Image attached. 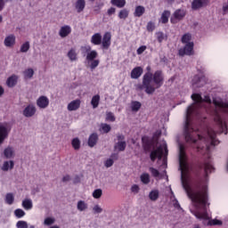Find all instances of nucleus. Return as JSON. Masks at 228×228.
Here are the masks:
<instances>
[{
  "instance_id": "f257e3e1",
  "label": "nucleus",
  "mask_w": 228,
  "mask_h": 228,
  "mask_svg": "<svg viewBox=\"0 0 228 228\" xmlns=\"http://www.w3.org/2000/svg\"><path fill=\"white\" fill-rule=\"evenodd\" d=\"M194 112L195 107L193 106V104L187 108L183 136L187 143L194 144V147H196L198 152H200V151H204V149L205 151H209V145L215 147L216 145H218V143H220V141L216 140V134H222V133L227 134V123H225V121H224V119L222 118V116H220V114L216 112V116L214 117V122L218 127V130L215 131L213 130V128H208L207 132V137L197 134V140L193 136L195 129H193L191 126V116Z\"/></svg>"
},
{
  "instance_id": "f03ea898",
  "label": "nucleus",
  "mask_w": 228,
  "mask_h": 228,
  "mask_svg": "<svg viewBox=\"0 0 228 228\" xmlns=\"http://www.w3.org/2000/svg\"><path fill=\"white\" fill-rule=\"evenodd\" d=\"M179 167L181 170L182 186L196 208L195 210H191V213L199 220H209V215L208 214V200H209L208 186L203 185L200 191H194L190 185V182H188V178L184 175L188 172V157L186 156V151L183 144L179 147Z\"/></svg>"
},
{
  "instance_id": "7ed1b4c3",
  "label": "nucleus",
  "mask_w": 228,
  "mask_h": 228,
  "mask_svg": "<svg viewBox=\"0 0 228 228\" xmlns=\"http://www.w3.org/2000/svg\"><path fill=\"white\" fill-rule=\"evenodd\" d=\"M165 83V76L162 70H157L152 74L151 72H146L142 77V85L140 86V89L143 90L148 95H152L158 88H161Z\"/></svg>"
},
{
  "instance_id": "20e7f679",
  "label": "nucleus",
  "mask_w": 228,
  "mask_h": 228,
  "mask_svg": "<svg viewBox=\"0 0 228 228\" xmlns=\"http://www.w3.org/2000/svg\"><path fill=\"white\" fill-rule=\"evenodd\" d=\"M196 168L198 169L197 171V175H200V171L204 168V172L206 175H208V172H213L215 167H213V164L211 162V159L208 158V160L205 161V163L202 162H198L196 164Z\"/></svg>"
},
{
  "instance_id": "39448f33",
  "label": "nucleus",
  "mask_w": 228,
  "mask_h": 228,
  "mask_svg": "<svg viewBox=\"0 0 228 228\" xmlns=\"http://www.w3.org/2000/svg\"><path fill=\"white\" fill-rule=\"evenodd\" d=\"M193 43H188L186 44L183 48H180L178 51L179 56H193L194 52H193V47H194Z\"/></svg>"
},
{
  "instance_id": "423d86ee",
  "label": "nucleus",
  "mask_w": 228,
  "mask_h": 228,
  "mask_svg": "<svg viewBox=\"0 0 228 228\" xmlns=\"http://www.w3.org/2000/svg\"><path fill=\"white\" fill-rule=\"evenodd\" d=\"M191 98L194 102V104H202V102H207L208 104H211V97L209 95H205L204 98H202V95L200 94L194 93L191 94Z\"/></svg>"
},
{
  "instance_id": "0eeeda50",
  "label": "nucleus",
  "mask_w": 228,
  "mask_h": 228,
  "mask_svg": "<svg viewBox=\"0 0 228 228\" xmlns=\"http://www.w3.org/2000/svg\"><path fill=\"white\" fill-rule=\"evenodd\" d=\"M186 17V10L177 9L173 13V18L170 19L172 24H177L178 20H183Z\"/></svg>"
},
{
  "instance_id": "6e6552de",
  "label": "nucleus",
  "mask_w": 228,
  "mask_h": 228,
  "mask_svg": "<svg viewBox=\"0 0 228 228\" xmlns=\"http://www.w3.org/2000/svg\"><path fill=\"white\" fill-rule=\"evenodd\" d=\"M142 148L145 152H151L152 147H154V139H151L149 136H143L142 138Z\"/></svg>"
},
{
  "instance_id": "1a4fd4ad",
  "label": "nucleus",
  "mask_w": 228,
  "mask_h": 228,
  "mask_svg": "<svg viewBox=\"0 0 228 228\" xmlns=\"http://www.w3.org/2000/svg\"><path fill=\"white\" fill-rule=\"evenodd\" d=\"M111 46V32H105L102 37V49L108 51Z\"/></svg>"
},
{
  "instance_id": "9d476101",
  "label": "nucleus",
  "mask_w": 228,
  "mask_h": 228,
  "mask_svg": "<svg viewBox=\"0 0 228 228\" xmlns=\"http://www.w3.org/2000/svg\"><path fill=\"white\" fill-rule=\"evenodd\" d=\"M208 4H209V0H193L191 9L194 11L200 10V8H206Z\"/></svg>"
},
{
  "instance_id": "9b49d317",
  "label": "nucleus",
  "mask_w": 228,
  "mask_h": 228,
  "mask_svg": "<svg viewBox=\"0 0 228 228\" xmlns=\"http://www.w3.org/2000/svg\"><path fill=\"white\" fill-rule=\"evenodd\" d=\"M37 108H40V110H45V108L49 107V98L47 96H40L37 100Z\"/></svg>"
},
{
  "instance_id": "f8f14e48",
  "label": "nucleus",
  "mask_w": 228,
  "mask_h": 228,
  "mask_svg": "<svg viewBox=\"0 0 228 228\" xmlns=\"http://www.w3.org/2000/svg\"><path fill=\"white\" fill-rule=\"evenodd\" d=\"M8 134H10V130L4 125L0 123V145L4 143V140L8 138Z\"/></svg>"
},
{
  "instance_id": "ddd939ff",
  "label": "nucleus",
  "mask_w": 228,
  "mask_h": 228,
  "mask_svg": "<svg viewBox=\"0 0 228 228\" xmlns=\"http://www.w3.org/2000/svg\"><path fill=\"white\" fill-rule=\"evenodd\" d=\"M37 113V107L33 104H28L24 110H23V116L27 117V118H29L33 117Z\"/></svg>"
},
{
  "instance_id": "4468645a",
  "label": "nucleus",
  "mask_w": 228,
  "mask_h": 228,
  "mask_svg": "<svg viewBox=\"0 0 228 228\" xmlns=\"http://www.w3.org/2000/svg\"><path fill=\"white\" fill-rule=\"evenodd\" d=\"M150 158L152 161H156V159H162L163 158V148L160 146L156 150L152 151L150 154Z\"/></svg>"
},
{
  "instance_id": "2eb2a0df",
  "label": "nucleus",
  "mask_w": 228,
  "mask_h": 228,
  "mask_svg": "<svg viewBox=\"0 0 228 228\" xmlns=\"http://www.w3.org/2000/svg\"><path fill=\"white\" fill-rule=\"evenodd\" d=\"M142 74H143V68L137 66L132 69L130 76L132 79H138Z\"/></svg>"
},
{
  "instance_id": "dca6fc26",
  "label": "nucleus",
  "mask_w": 228,
  "mask_h": 228,
  "mask_svg": "<svg viewBox=\"0 0 228 228\" xmlns=\"http://www.w3.org/2000/svg\"><path fill=\"white\" fill-rule=\"evenodd\" d=\"M81 108V100L77 99L68 104V111H77Z\"/></svg>"
},
{
  "instance_id": "f3484780",
  "label": "nucleus",
  "mask_w": 228,
  "mask_h": 228,
  "mask_svg": "<svg viewBox=\"0 0 228 228\" xmlns=\"http://www.w3.org/2000/svg\"><path fill=\"white\" fill-rule=\"evenodd\" d=\"M69 33H72V28L69 25L61 27L59 31L61 38H66V37H69Z\"/></svg>"
},
{
  "instance_id": "a211bd4d",
  "label": "nucleus",
  "mask_w": 228,
  "mask_h": 228,
  "mask_svg": "<svg viewBox=\"0 0 228 228\" xmlns=\"http://www.w3.org/2000/svg\"><path fill=\"white\" fill-rule=\"evenodd\" d=\"M91 44L93 45H101L102 44V35L101 33H95L91 37Z\"/></svg>"
},
{
  "instance_id": "6ab92c4d",
  "label": "nucleus",
  "mask_w": 228,
  "mask_h": 228,
  "mask_svg": "<svg viewBox=\"0 0 228 228\" xmlns=\"http://www.w3.org/2000/svg\"><path fill=\"white\" fill-rule=\"evenodd\" d=\"M97 142H99V135L97 134V133H93L88 138V146L95 147V145H97Z\"/></svg>"
},
{
  "instance_id": "aec40b11",
  "label": "nucleus",
  "mask_w": 228,
  "mask_h": 228,
  "mask_svg": "<svg viewBox=\"0 0 228 228\" xmlns=\"http://www.w3.org/2000/svg\"><path fill=\"white\" fill-rule=\"evenodd\" d=\"M203 81V83H202ZM202 83V84H200ZM192 85L193 86H197V88H200L206 85V82L204 81V78L200 77L199 75H196L192 78Z\"/></svg>"
},
{
  "instance_id": "412c9836",
  "label": "nucleus",
  "mask_w": 228,
  "mask_h": 228,
  "mask_svg": "<svg viewBox=\"0 0 228 228\" xmlns=\"http://www.w3.org/2000/svg\"><path fill=\"white\" fill-rule=\"evenodd\" d=\"M4 44L5 47H13L15 45V37L13 35H9L5 37Z\"/></svg>"
},
{
  "instance_id": "4be33fe9",
  "label": "nucleus",
  "mask_w": 228,
  "mask_h": 228,
  "mask_svg": "<svg viewBox=\"0 0 228 228\" xmlns=\"http://www.w3.org/2000/svg\"><path fill=\"white\" fill-rule=\"evenodd\" d=\"M86 6V2L85 0H77L75 3V8L77 13H81Z\"/></svg>"
},
{
  "instance_id": "5701e85b",
  "label": "nucleus",
  "mask_w": 228,
  "mask_h": 228,
  "mask_svg": "<svg viewBox=\"0 0 228 228\" xmlns=\"http://www.w3.org/2000/svg\"><path fill=\"white\" fill-rule=\"evenodd\" d=\"M19 79V77L17 75H12L7 78L6 85L9 86V88H13L15 85H17V81Z\"/></svg>"
},
{
  "instance_id": "b1692460",
  "label": "nucleus",
  "mask_w": 228,
  "mask_h": 228,
  "mask_svg": "<svg viewBox=\"0 0 228 228\" xmlns=\"http://www.w3.org/2000/svg\"><path fill=\"white\" fill-rule=\"evenodd\" d=\"M126 147H127L126 141H119L114 145L115 151H118L119 152H124V151H126Z\"/></svg>"
},
{
  "instance_id": "393cba45",
  "label": "nucleus",
  "mask_w": 228,
  "mask_h": 228,
  "mask_svg": "<svg viewBox=\"0 0 228 228\" xmlns=\"http://www.w3.org/2000/svg\"><path fill=\"white\" fill-rule=\"evenodd\" d=\"M13 167H15V163L13 162V160L4 161L2 166V170L3 172H8L9 169H13Z\"/></svg>"
},
{
  "instance_id": "a878e982",
  "label": "nucleus",
  "mask_w": 228,
  "mask_h": 228,
  "mask_svg": "<svg viewBox=\"0 0 228 228\" xmlns=\"http://www.w3.org/2000/svg\"><path fill=\"white\" fill-rule=\"evenodd\" d=\"M145 13V7L143 5H137L134 12V16L142 17Z\"/></svg>"
},
{
  "instance_id": "bb28decb",
  "label": "nucleus",
  "mask_w": 228,
  "mask_h": 228,
  "mask_svg": "<svg viewBox=\"0 0 228 228\" xmlns=\"http://www.w3.org/2000/svg\"><path fill=\"white\" fill-rule=\"evenodd\" d=\"M14 151L12 147H7L4 151V155L6 158V159H10L13 158Z\"/></svg>"
},
{
  "instance_id": "cd10ccee",
  "label": "nucleus",
  "mask_w": 228,
  "mask_h": 228,
  "mask_svg": "<svg viewBox=\"0 0 228 228\" xmlns=\"http://www.w3.org/2000/svg\"><path fill=\"white\" fill-rule=\"evenodd\" d=\"M110 4L117 6V8H124L126 6V0H110Z\"/></svg>"
},
{
  "instance_id": "c85d7f7f",
  "label": "nucleus",
  "mask_w": 228,
  "mask_h": 228,
  "mask_svg": "<svg viewBox=\"0 0 228 228\" xmlns=\"http://www.w3.org/2000/svg\"><path fill=\"white\" fill-rule=\"evenodd\" d=\"M149 199L150 200H152L153 202H156L158 199H159V191L153 190L149 193Z\"/></svg>"
},
{
  "instance_id": "c756f323",
  "label": "nucleus",
  "mask_w": 228,
  "mask_h": 228,
  "mask_svg": "<svg viewBox=\"0 0 228 228\" xmlns=\"http://www.w3.org/2000/svg\"><path fill=\"white\" fill-rule=\"evenodd\" d=\"M99 102H101V96L99 94H95L94 96H93L91 100V104L94 109L99 108Z\"/></svg>"
},
{
  "instance_id": "7c9ffc66",
  "label": "nucleus",
  "mask_w": 228,
  "mask_h": 228,
  "mask_svg": "<svg viewBox=\"0 0 228 228\" xmlns=\"http://www.w3.org/2000/svg\"><path fill=\"white\" fill-rule=\"evenodd\" d=\"M169 17H170V11H164L160 18V21L162 22V24H167L168 22Z\"/></svg>"
},
{
  "instance_id": "2f4dec72",
  "label": "nucleus",
  "mask_w": 228,
  "mask_h": 228,
  "mask_svg": "<svg viewBox=\"0 0 228 228\" xmlns=\"http://www.w3.org/2000/svg\"><path fill=\"white\" fill-rule=\"evenodd\" d=\"M118 17V19L126 20V19H127V17H129V11H127V9L120 10Z\"/></svg>"
},
{
  "instance_id": "473e14b6",
  "label": "nucleus",
  "mask_w": 228,
  "mask_h": 228,
  "mask_svg": "<svg viewBox=\"0 0 228 228\" xmlns=\"http://www.w3.org/2000/svg\"><path fill=\"white\" fill-rule=\"evenodd\" d=\"M98 53L97 51L93 50L90 53H87L86 55V61H94V60H95V58H97Z\"/></svg>"
},
{
  "instance_id": "72a5a7b5",
  "label": "nucleus",
  "mask_w": 228,
  "mask_h": 228,
  "mask_svg": "<svg viewBox=\"0 0 228 228\" xmlns=\"http://www.w3.org/2000/svg\"><path fill=\"white\" fill-rule=\"evenodd\" d=\"M140 108H142V103L140 102L134 101L131 102L132 111H140Z\"/></svg>"
},
{
  "instance_id": "f704fd0d",
  "label": "nucleus",
  "mask_w": 228,
  "mask_h": 228,
  "mask_svg": "<svg viewBox=\"0 0 228 228\" xmlns=\"http://www.w3.org/2000/svg\"><path fill=\"white\" fill-rule=\"evenodd\" d=\"M141 181L142 184H149L151 183V175L148 173L141 175Z\"/></svg>"
},
{
  "instance_id": "c9c22d12",
  "label": "nucleus",
  "mask_w": 228,
  "mask_h": 228,
  "mask_svg": "<svg viewBox=\"0 0 228 228\" xmlns=\"http://www.w3.org/2000/svg\"><path fill=\"white\" fill-rule=\"evenodd\" d=\"M24 77L25 79H31V77H33V76L35 75V71L33 70V69H25L24 72Z\"/></svg>"
},
{
  "instance_id": "e433bc0d",
  "label": "nucleus",
  "mask_w": 228,
  "mask_h": 228,
  "mask_svg": "<svg viewBox=\"0 0 228 228\" xmlns=\"http://www.w3.org/2000/svg\"><path fill=\"white\" fill-rule=\"evenodd\" d=\"M182 44H191V34L186 33L182 37Z\"/></svg>"
},
{
  "instance_id": "4c0bfd02",
  "label": "nucleus",
  "mask_w": 228,
  "mask_h": 228,
  "mask_svg": "<svg viewBox=\"0 0 228 228\" xmlns=\"http://www.w3.org/2000/svg\"><path fill=\"white\" fill-rule=\"evenodd\" d=\"M71 144L75 151H79V149L81 148V141H79L78 138H74L71 142Z\"/></svg>"
},
{
  "instance_id": "58836bf2",
  "label": "nucleus",
  "mask_w": 228,
  "mask_h": 228,
  "mask_svg": "<svg viewBox=\"0 0 228 228\" xmlns=\"http://www.w3.org/2000/svg\"><path fill=\"white\" fill-rule=\"evenodd\" d=\"M22 207L24 209H32L33 208V202L31 200H25L22 201Z\"/></svg>"
},
{
  "instance_id": "ea45409f",
  "label": "nucleus",
  "mask_w": 228,
  "mask_h": 228,
  "mask_svg": "<svg viewBox=\"0 0 228 228\" xmlns=\"http://www.w3.org/2000/svg\"><path fill=\"white\" fill-rule=\"evenodd\" d=\"M68 57L69 58L70 61H76L77 60V53H76V50L71 49L68 53Z\"/></svg>"
},
{
  "instance_id": "a19ab883",
  "label": "nucleus",
  "mask_w": 228,
  "mask_h": 228,
  "mask_svg": "<svg viewBox=\"0 0 228 228\" xmlns=\"http://www.w3.org/2000/svg\"><path fill=\"white\" fill-rule=\"evenodd\" d=\"M100 131H102L103 133H105L107 134V133H110V131H111V126H110L106 123H102Z\"/></svg>"
},
{
  "instance_id": "79ce46f5",
  "label": "nucleus",
  "mask_w": 228,
  "mask_h": 228,
  "mask_svg": "<svg viewBox=\"0 0 228 228\" xmlns=\"http://www.w3.org/2000/svg\"><path fill=\"white\" fill-rule=\"evenodd\" d=\"M213 104L216 106L217 108H228V103H225L224 102L217 101L216 99L213 100Z\"/></svg>"
},
{
  "instance_id": "37998d69",
  "label": "nucleus",
  "mask_w": 228,
  "mask_h": 228,
  "mask_svg": "<svg viewBox=\"0 0 228 228\" xmlns=\"http://www.w3.org/2000/svg\"><path fill=\"white\" fill-rule=\"evenodd\" d=\"M156 37H157V40L159 42V44H161L163 42V40H167V36L165 35V33L163 32H157L156 33Z\"/></svg>"
},
{
  "instance_id": "c03bdc74",
  "label": "nucleus",
  "mask_w": 228,
  "mask_h": 228,
  "mask_svg": "<svg viewBox=\"0 0 228 228\" xmlns=\"http://www.w3.org/2000/svg\"><path fill=\"white\" fill-rule=\"evenodd\" d=\"M13 200H15V198L13 197L12 193H7L5 196V202L6 204H9V206H12L13 204Z\"/></svg>"
},
{
  "instance_id": "a18cd8bd",
  "label": "nucleus",
  "mask_w": 228,
  "mask_h": 228,
  "mask_svg": "<svg viewBox=\"0 0 228 228\" xmlns=\"http://www.w3.org/2000/svg\"><path fill=\"white\" fill-rule=\"evenodd\" d=\"M14 215L16 218H22L23 216H26V212H24V210L21 208H18L14 210Z\"/></svg>"
},
{
  "instance_id": "49530a36",
  "label": "nucleus",
  "mask_w": 228,
  "mask_h": 228,
  "mask_svg": "<svg viewBox=\"0 0 228 228\" xmlns=\"http://www.w3.org/2000/svg\"><path fill=\"white\" fill-rule=\"evenodd\" d=\"M29 41L25 42L23 45L20 46V53H28L29 51Z\"/></svg>"
},
{
  "instance_id": "de8ad7c7",
  "label": "nucleus",
  "mask_w": 228,
  "mask_h": 228,
  "mask_svg": "<svg viewBox=\"0 0 228 228\" xmlns=\"http://www.w3.org/2000/svg\"><path fill=\"white\" fill-rule=\"evenodd\" d=\"M86 208H88V206L86 205V203H85V201L79 200L77 202V209H78V211H85V209H86Z\"/></svg>"
},
{
  "instance_id": "09e8293b",
  "label": "nucleus",
  "mask_w": 228,
  "mask_h": 228,
  "mask_svg": "<svg viewBox=\"0 0 228 228\" xmlns=\"http://www.w3.org/2000/svg\"><path fill=\"white\" fill-rule=\"evenodd\" d=\"M93 197L94 199H101V197H102V190L101 189L94 190V191L93 192Z\"/></svg>"
},
{
  "instance_id": "8fccbe9b",
  "label": "nucleus",
  "mask_w": 228,
  "mask_h": 228,
  "mask_svg": "<svg viewBox=\"0 0 228 228\" xmlns=\"http://www.w3.org/2000/svg\"><path fill=\"white\" fill-rule=\"evenodd\" d=\"M207 225H222V221L218 219L208 220Z\"/></svg>"
},
{
  "instance_id": "3c124183",
  "label": "nucleus",
  "mask_w": 228,
  "mask_h": 228,
  "mask_svg": "<svg viewBox=\"0 0 228 228\" xmlns=\"http://www.w3.org/2000/svg\"><path fill=\"white\" fill-rule=\"evenodd\" d=\"M89 61H91V64H90L91 70H94V69H97V67H99V63H100L99 60H93Z\"/></svg>"
},
{
  "instance_id": "603ef678",
  "label": "nucleus",
  "mask_w": 228,
  "mask_h": 228,
  "mask_svg": "<svg viewBox=\"0 0 228 228\" xmlns=\"http://www.w3.org/2000/svg\"><path fill=\"white\" fill-rule=\"evenodd\" d=\"M106 120H109L110 122H115V115H113V112H107L106 113Z\"/></svg>"
},
{
  "instance_id": "864d4df0",
  "label": "nucleus",
  "mask_w": 228,
  "mask_h": 228,
  "mask_svg": "<svg viewBox=\"0 0 228 228\" xmlns=\"http://www.w3.org/2000/svg\"><path fill=\"white\" fill-rule=\"evenodd\" d=\"M17 228H28V222L26 221H18L16 224Z\"/></svg>"
},
{
  "instance_id": "5fc2aeb1",
  "label": "nucleus",
  "mask_w": 228,
  "mask_h": 228,
  "mask_svg": "<svg viewBox=\"0 0 228 228\" xmlns=\"http://www.w3.org/2000/svg\"><path fill=\"white\" fill-rule=\"evenodd\" d=\"M150 172L153 177H159V171L154 167H150Z\"/></svg>"
},
{
  "instance_id": "6e6d98bb",
  "label": "nucleus",
  "mask_w": 228,
  "mask_h": 228,
  "mask_svg": "<svg viewBox=\"0 0 228 228\" xmlns=\"http://www.w3.org/2000/svg\"><path fill=\"white\" fill-rule=\"evenodd\" d=\"M146 28H147V31L152 32L156 28V26L154 25V22L150 21L148 22Z\"/></svg>"
},
{
  "instance_id": "4d7b16f0",
  "label": "nucleus",
  "mask_w": 228,
  "mask_h": 228,
  "mask_svg": "<svg viewBox=\"0 0 228 228\" xmlns=\"http://www.w3.org/2000/svg\"><path fill=\"white\" fill-rule=\"evenodd\" d=\"M44 224H45V225H53V224H54V218L47 217L45 219Z\"/></svg>"
},
{
  "instance_id": "13d9d810",
  "label": "nucleus",
  "mask_w": 228,
  "mask_h": 228,
  "mask_svg": "<svg viewBox=\"0 0 228 228\" xmlns=\"http://www.w3.org/2000/svg\"><path fill=\"white\" fill-rule=\"evenodd\" d=\"M145 51H147V46L146 45H142L137 49L136 53L137 54H143V53H145Z\"/></svg>"
},
{
  "instance_id": "bf43d9fd",
  "label": "nucleus",
  "mask_w": 228,
  "mask_h": 228,
  "mask_svg": "<svg viewBox=\"0 0 228 228\" xmlns=\"http://www.w3.org/2000/svg\"><path fill=\"white\" fill-rule=\"evenodd\" d=\"M116 12H117V9L115 7H110L107 11V15H109V17H111V15H115Z\"/></svg>"
},
{
  "instance_id": "052dcab7",
  "label": "nucleus",
  "mask_w": 228,
  "mask_h": 228,
  "mask_svg": "<svg viewBox=\"0 0 228 228\" xmlns=\"http://www.w3.org/2000/svg\"><path fill=\"white\" fill-rule=\"evenodd\" d=\"M113 163H114L113 159H109L105 161V167L107 168H110V167H113Z\"/></svg>"
},
{
  "instance_id": "680f3d73",
  "label": "nucleus",
  "mask_w": 228,
  "mask_h": 228,
  "mask_svg": "<svg viewBox=\"0 0 228 228\" xmlns=\"http://www.w3.org/2000/svg\"><path fill=\"white\" fill-rule=\"evenodd\" d=\"M93 211H94V213H102V208L101 207H99V205H95L93 208Z\"/></svg>"
},
{
  "instance_id": "e2e57ef3",
  "label": "nucleus",
  "mask_w": 228,
  "mask_h": 228,
  "mask_svg": "<svg viewBox=\"0 0 228 228\" xmlns=\"http://www.w3.org/2000/svg\"><path fill=\"white\" fill-rule=\"evenodd\" d=\"M131 191H133V193H138V191H140V187L136 184H134L131 188Z\"/></svg>"
},
{
  "instance_id": "0e129e2a",
  "label": "nucleus",
  "mask_w": 228,
  "mask_h": 228,
  "mask_svg": "<svg viewBox=\"0 0 228 228\" xmlns=\"http://www.w3.org/2000/svg\"><path fill=\"white\" fill-rule=\"evenodd\" d=\"M117 139H118V142H124V140H126V136H124V134H118L117 135Z\"/></svg>"
},
{
  "instance_id": "69168bd1",
  "label": "nucleus",
  "mask_w": 228,
  "mask_h": 228,
  "mask_svg": "<svg viewBox=\"0 0 228 228\" xmlns=\"http://www.w3.org/2000/svg\"><path fill=\"white\" fill-rule=\"evenodd\" d=\"M69 181H70V175H67L63 176L62 183H67Z\"/></svg>"
},
{
  "instance_id": "338daca9",
  "label": "nucleus",
  "mask_w": 228,
  "mask_h": 228,
  "mask_svg": "<svg viewBox=\"0 0 228 228\" xmlns=\"http://www.w3.org/2000/svg\"><path fill=\"white\" fill-rule=\"evenodd\" d=\"M111 159H118V153H112L110 155Z\"/></svg>"
},
{
  "instance_id": "774afa93",
  "label": "nucleus",
  "mask_w": 228,
  "mask_h": 228,
  "mask_svg": "<svg viewBox=\"0 0 228 228\" xmlns=\"http://www.w3.org/2000/svg\"><path fill=\"white\" fill-rule=\"evenodd\" d=\"M4 8V0H0V12H3Z\"/></svg>"
}]
</instances>
